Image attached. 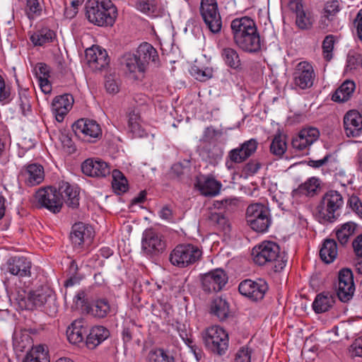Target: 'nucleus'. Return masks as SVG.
Segmentation results:
<instances>
[{"label":"nucleus","mask_w":362,"mask_h":362,"mask_svg":"<svg viewBox=\"0 0 362 362\" xmlns=\"http://www.w3.org/2000/svg\"><path fill=\"white\" fill-rule=\"evenodd\" d=\"M158 59L156 49L149 43L144 42L137 48L136 54L126 53L121 59L123 69L138 78L137 74H143L150 62L156 63Z\"/></svg>","instance_id":"nucleus-1"},{"label":"nucleus","mask_w":362,"mask_h":362,"mask_svg":"<svg viewBox=\"0 0 362 362\" xmlns=\"http://www.w3.org/2000/svg\"><path fill=\"white\" fill-rule=\"evenodd\" d=\"M88 21L98 26H112L117 17V9L111 0H88L86 4Z\"/></svg>","instance_id":"nucleus-2"},{"label":"nucleus","mask_w":362,"mask_h":362,"mask_svg":"<svg viewBox=\"0 0 362 362\" xmlns=\"http://www.w3.org/2000/svg\"><path fill=\"white\" fill-rule=\"evenodd\" d=\"M253 261L259 266L274 264L276 272L282 270L286 264L285 253L281 252L279 245L272 241H264L252 249Z\"/></svg>","instance_id":"nucleus-3"},{"label":"nucleus","mask_w":362,"mask_h":362,"mask_svg":"<svg viewBox=\"0 0 362 362\" xmlns=\"http://www.w3.org/2000/svg\"><path fill=\"white\" fill-rule=\"evenodd\" d=\"M344 204L341 194L334 189L327 191L317 206V216L321 223H333L339 216Z\"/></svg>","instance_id":"nucleus-4"},{"label":"nucleus","mask_w":362,"mask_h":362,"mask_svg":"<svg viewBox=\"0 0 362 362\" xmlns=\"http://www.w3.org/2000/svg\"><path fill=\"white\" fill-rule=\"evenodd\" d=\"M202 251L199 247L190 243L177 245L170 254V262L179 268H185L199 261Z\"/></svg>","instance_id":"nucleus-5"},{"label":"nucleus","mask_w":362,"mask_h":362,"mask_svg":"<svg viewBox=\"0 0 362 362\" xmlns=\"http://www.w3.org/2000/svg\"><path fill=\"white\" fill-rule=\"evenodd\" d=\"M246 221L253 230L266 232L271 224L269 209L259 203L249 205L246 210Z\"/></svg>","instance_id":"nucleus-6"},{"label":"nucleus","mask_w":362,"mask_h":362,"mask_svg":"<svg viewBox=\"0 0 362 362\" xmlns=\"http://www.w3.org/2000/svg\"><path fill=\"white\" fill-rule=\"evenodd\" d=\"M16 300L20 308L32 310L53 300L52 291L48 287H42L28 294H18Z\"/></svg>","instance_id":"nucleus-7"},{"label":"nucleus","mask_w":362,"mask_h":362,"mask_svg":"<svg viewBox=\"0 0 362 362\" xmlns=\"http://www.w3.org/2000/svg\"><path fill=\"white\" fill-rule=\"evenodd\" d=\"M203 338L206 346L215 354L221 356L228 349V334L219 326H212L206 329Z\"/></svg>","instance_id":"nucleus-8"},{"label":"nucleus","mask_w":362,"mask_h":362,"mask_svg":"<svg viewBox=\"0 0 362 362\" xmlns=\"http://www.w3.org/2000/svg\"><path fill=\"white\" fill-rule=\"evenodd\" d=\"M72 129L77 137L87 142L94 143L102 137L100 124L93 119H78L72 125Z\"/></svg>","instance_id":"nucleus-9"},{"label":"nucleus","mask_w":362,"mask_h":362,"mask_svg":"<svg viewBox=\"0 0 362 362\" xmlns=\"http://www.w3.org/2000/svg\"><path fill=\"white\" fill-rule=\"evenodd\" d=\"M199 11L202 18L209 30L213 33H219L222 21L216 0H202Z\"/></svg>","instance_id":"nucleus-10"},{"label":"nucleus","mask_w":362,"mask_h":362,"mask_svg":"<svg viewBox=\"0 0 362 362\" xmlns=\"http://www.w3.org/2000/svg\"><path fill=\"white\" fill-rule=\"evenodd\" d=\"M315 78L313 66L308 62L298 63L292 74V82L296 90H305L313 86Z\"/></svg>","instance_id":"nucleus-11"},{"label":"nucleus","mask_w":362,"mask_h":362,"mask_svg":"<svg viewBox=\"0 0 362 362\" xmlns=\"http://www.w3.org/2000/svg\"><path fill=\"white\" fill-rule=\"evenodd\" d=\"M258 142L255 139H250L244 141L239 146L231 149L227 156L226 165L228 169L233 167V164H240L245 162L257 151Z\"/></svg>","instance_id":"nucleus-12"},{"label":"nucleus","mask_w":362,"mask_h":362,"mask_svg":"<svg viewBox=\"0 0 362 362\" xmlns=\"http://www.w3.org/2000/svg\"><path fill=\"white\" fill-rule=\"evenodd\" d=\"M35 197L41 208H45L54 214L59 213L62 209L59 193L55 187L40 188L36 192Z\"/></svg>","instance_id":"nucleus-13"},{"label":"nucleus","mask_w":362,"mask_h":362,"mask_svg":"<svg viewBox=\"0 0 362 362\" xmlns=\"http://www.w3.org/2000/svg\"><path fill=\"white\" fill-rule=\"evenodd\" d=\"M201 280L205 292H218L228 282V276L224 270L216 269L203 274Z\"/></svg>","instance_id":"nucleus-14"},{"label":"nucleus","mask_w":362,"mask_h":362,"mask_svg":"<svg viewBox=\"0 0 362 362\" xmlns=\"http://www.w3.org/2000/svg\"><path fill=\"white\" fill-rule=\"evenodd\" d=\"M267 290V284L262 279H258L256 281L245 279L238 286L240 294L255 301L262 300Z\"/></svg>","instance_id":"nucleus-15"},{"label":"nucleus","mask_w":362,"mask_h":362,"mask_svg":"<svg viewBox=\"0 0 362 362\" xmlns=\"http://www.w3.org/2000/svg\"><path fill=\"white\" fill-rule=\"evenodd\" d=\"M141 247L147 255H156L165 248V242L163 236L153 229H147L142 237Z\"/></svg>","instance_id":"nucleus-16"},{"label":"nucleus","mask_w":362,"mask_h":362,"mask_svg":"<svg viewBox=\"0 0 362 362\" xmlns=\"http://www.w3.org/2000/svg\"><path fill=\"white\" fill-rule=\"evenodd\" d=\"M81 170L84 175L91 177H105L111 173L107 163L99 158H89L81 164Z\"/></svg>","instance_id":"nucleus-17"},{"label":"nucleus","mask_w":362,"mask_h":362,"mask_svg":"<svg viewBox=\"0 0 362 362\" xmlns=\"http://www.w3.org/2000/svg\"><path fill=\"white\" fill-rule=\"evenodd\" d=\"M94 236L93 228L84 223L78 222L72 226L70 239L74 247L81 248L90 245Z\"/></svg>","instance_id":"nucleus-18"},{"label":"nucleus","mask_w":362,"mask_h":362,"mask_svg":"<svg viewBox=\"0 0 362 362\" xmlns=\"http://www.w3.org/2000/svg\"><path fill=\"white\" fill-rule=\"evenodd\" d=\"M6 271L18 277H30L31 276L32 262L27 257L14 256L10 257L6 264Z\"/></svg>","instance_id":"nucleus-19"},{"label":"nucleus","mask_w":362,"mask_h":362,"mask_svg":"<svg viewBox=\"0 0 362 362\" xmlns=\"http://www.w3.org/2000/svg\"><path fill=\"white\" fill-rule=\"evenodd\" d=\"M57 193L62 203H65L67 206L71 209H77L79 206V190L78 188L71 185L67 182L62 181L59 183Z\"/></svg>","instance_id":"nucleus-20"},{"label":"nucleus","mask_w":362,"mask_h":362,"mask_svg":"<svg viewBox=\"0 0 362 362\" xmlns=\"http://www.w3.org/2000/svg\"><path fill=\"white\" fill-rule=\"evenodd\" d=\"M234 43L243 52L247 53L259 52L262 47V40L257 27L256 26Z\"/></svg>","instance_id":"nucleus-21"},{"label":"nucleus","mask_w":362,"mask_h":362,"mask_svg":"<svg viewBox=\"0 0 362 362\" xmlns=\"http://www.w3.org/2000/svg\"><path fill=\"white\" fill-rule=\"evenodd\" d=\"M86 57L89 66L94 71H100L109 64V58L105 49L99 46H93L86 50Z\"/></svg>","instance_id":"nucleus-22"},{"label":"nucleus","mask_w":362,"mask_h":362,"mask_svg":"<svg viewBox=\"0 0 362 362\" xmlns=\"http://www.w3.org/2000/svg\"><path fill=\"white\" fill-rule=\"evenodd\" d=\"M288 6L296 15V25L299 29L308 30L312 28L314 20L310 13L304 10L301 1H291Z\"/></svg>","instance_id":"nucleus-23"},{"label":"nucleus","mask_w":362,"mask_h":362,"mask_svg":"<svg viewBox=\"0 0 362 362\" xmlns=\"http://www.w3.org/2000/svg\"><path fill=\"white\" fill-rule=\"evenodd\" d=\"M344 129L348 137H356L362 133V116L357 110H350L344 117Z\"/></svg>","instance_id":"nucleus-24"},{"label":"nucleus","mask_w":362,"mask_h":362,"mask_svg":"<svg viewBox=\"0 0 362 362\" xmlns=\"http://www.w3.org/2000/svg\"><path fill=\"white\" fill-rule=\"evenodd\" d=\"M74 98L71 94L56 96L52 103V112L58 122H62L64 117L72 108Z\"/></svg>","instance_id":"nucleus-25"},{"label":"nucleus","mask_w":362,"mask_h":362,"mask_svg":"<svg viewBox=\"0 0 362 362\" xmlns=\"http://www.w3.org/2000/svg\"><path fill=\"white\" fill-rule=\"evenodd\" d=\"M88 330V326L84 320H75L67 327V339L69 341L73 344H79L80 343H83L85 337H87Z\"/></svg>","instance_id":"nucleus-26"},{"label":"nucleus","mask_w":362,"mask_h":362,"mask_svg":"<svg viewBox=\"0 0 362 362\" xmlns=\"http://www.w3.org/2000/svg\"><path fill=\"white\" fill-rule=\"evenodd\" d=\"M256 26V23L250 17L243 16L233 19L230 23L233 42L237 41Z\"/></svg>","instance_id":"nucleus-27"},{"label":"nucleus","mask_w":362,"mask_h":362,"mask_svg":"<svg viewBox=\"0 0 362 362\" xmlns=\"http://www.w3.org/2000/svg\"><path fill=\"white\" fill-rule=\"evenodd\" d=\"M319 131L316 128L304 129L298 135L292 139L293 148L302 151L313 144L319 136Z\"/></svg>","instance_id":"nucleus-28"},{"label":"nucleus","mask_w":362,"mask_h":362,"mask_svg":"<svg viewBox=\"0 0 362 362\" xmlns=\"http://www.w3.org/2000/svg\"><path fill=\"white\" fill-rule=\"evenodd\" d=\"M209 313L220 321L226 320L230 315L228 302L219 296L213 298L209 306Z\"/></svg>","instance_id":"nucleus-29"},{"label":"nucleus","mask_w":362,"mask_h":362,"mask_svg":"<svg viewBox=\"0 0 362 362\" xmlns=\"http://www.w3.org/2000/svg\"><path fill=\"white\" fill-rule=\"evenodd\" d=\"M110 336L109 330L103 326L92 327L87 333L86 344L88 348L95 349Z\"/></svg>","instance_id":"nucleus-30"},{"label":"nucleus","mask_w":362,"mask_h":362,"mask_svg":"<svg viewBox=\"0 0 362 362\" xmlns=\"http://www.w3.org/2000/svg\"><path fill=\"white\" fill-rule=\"evenodd\" d=\"M111 311L112 307L106 298H98L91 305H88L86 308L87 313L98 319L106 317Z\"/></svg>","instance_id":"nucleus-31"},{"label":"nucleus","mask_w":362,"mask_h":362,"mask_svg":"<svg viewBox=\"0 0 362 362\" xmlns=\"http://www.w3.org/2000/svg\"><path fill=\"white\" fill-rule=\"evenodd\" d=\"M197 185L201 194L206 197L217 195L221 188V183L211 176L204 177V181H199Z\"/></svg>","instance_id":"nucleus-32"},{"label":"nucleus","mask_w":362,"mask_h":362,"mask_svg":"<svg viewBox=\"0 0 362 362\" xmlns=\"http://www.w3.org/2000/svg\"><path fill=\"white\" fill-rule=\"evenodd\" d=\"M338 254L337 244L334 239L325 240L320 250V257L326 264L334 262Z\"/></svg>","instance_id":"nucleus-33"},{"label":"nucleus","mask_w":362,"mask_h":362,"mask_svg":"<svg viewBox=\"0 0 362 362\" xmlns=\"http://www.w3.org/2000/svg\"><path fill=\"white\" fill-rule=\"evenodd\" d=\"M25 176L28 185H39L44 180V169L42 165L35 163L28 165L25 172Z\"/></svg>","instance_id":"nucleus-34"},{"label":"nucleus","mask_w":362,"mask_h":362,"mask_svg":"<svg viewBox=\"0 0 362 362\" xmlns=\"http://www.w3.org/2000/svg\"><path fill=\"white\" fill-rule=\"evenodd\" d=\"M356 86L354 81H344L332 95V100L337 103H345L352 96Z\"/></svg>","instance_id":"nucleus-35"},{"label":"nucleus","mask_w":362,"mask_h":362,"mask_svg":"<svg viewBox=\"0 0 362 362\" xmlns=\"http://www.w3.org/2000/svg\"><path fill=\"white\" fill-rule=\"evenodd\" d=\"M13 349L16 353H22L32 349L33 347V339L26 332L15 333L13 336Z\"/></svg>","instance_id":"nucleus-36"},{"label":"nucleus","mask_w":362,"mask_h":362,"mask_svg":"<svg viewBox=\"0 0 362 362\" xmlns=\"http://www.w3.org/2000/svg\"><path fill=\"white\" fill-rule=\"evenodd\" d=\"M334 303L332 295L329 293L317 294L313 303V308L316 313H322L327 311Z\"/></svg>","instance_id":"nucleus-37"},{"label":"nucleus","mask_w":362,"mask_h":362,"mask_svg":"<svg viewBox=\"0 0 362 362\" xmlns=\"http://www.w3.org/2000/svg\"><path fill=\"white\" fill-rule=\"evenodd\" d=\"M56 35L54 32L47 28H44L35 32L30 37L35 46H42L53 41Z\"/></svg>","instance_id":"nucleus-38"},{"label":"nucleus","mask_w":362,"mask_h":362,"mask_svg":"<svg viewBox=\"0 0 362 362\" xmlns=\"http://www.w3.org/2000/svg\"><path fill=\"white\" fill-rule=\"evenodd\" d=\"M221 57L225 64L231 69H241V60L238 52L231 47L223 48L221 51Z\"/></svg>","instance_id":"nucleus-39"},{"label":"nucleus","mask_w":362,"mask_h":362,"mask_svg":"<svg viewBox=\"0 0 362 362\" xmlns=\"http://www.w3.org/2000/svg\"><path fill=\"white\" fill-rule=\"evenodd\" d=\"M23 362H49L48 351L43 345L35 346L27 354Z\"/></svg>","instance_id":"nucleus-40"},{"label":"nucleus","mask_w":362,"mask_h":362,"mask_svg":"<svg viewBox=\"0 0 362 362\" xmlns=\"http://www.w3.org/2000/svg\"><path fill=\"white\" fill-rule=\"evenodd\" d=\"M320 186L319 180L310 177L304 183L298 186L294 192L300 195L313 196Z\"/></svg>","instance_id":"nucleus-41"},{"label":"nucleus","mask_w":362,"mask_h":362,"mask_svg":"<svg viewBox=\"0 0 362 362\" xmlns=\"http://www.w3.org/2000/svg\"><path fill=\"white\" fill-rule=\"evenodd\" d=\"M269 148L272 154L278 158H281L287 149L286 136L280 134L275 135Z\"/></svg>","instance_id":"nucleus-42"},{"label":"nucleus","mask_w":362,"mask_h":362,"mask_svg":"<svg viewBox=\"0 0 362 362\" xmlns=\"http://www.w3.org/2000/svg\"><path fill=\"white\" fill-rule=\"evenodd\" d=\"M356 227V224L352 222H347L343 224L336 231V235L338 241L341 245L346 244L349 241V238L354 233Z\"/></svg>","instance_id":"nucleus-43"},{"label":"nucleus","mask_w":362,"mask_h":362,"mask_svg":"<svg viewBox=\"0 0 362 362\" xmlns=\"http://www.w3.org/2000/svg\"><path fill=\"white\" fill-rule=\"evenodd\" d=\"M112 176V188L117 192V193L127 192L128 189V182L124 174L119 170H113Z\"/></svg>","instance_id":"nucleus-44"},{"label":"nucleus","mask_w":362,"mask_h":362,"mask_svg":"<svg viewBox=\"0 0 362 362\" xmlns=\"http://www.w3.org/2000/svg\"><path fill=\"white\" fill-rule=\"evenodd\" d=\"M147 362H174V358L163 349H153L149 351Z\"/></svg>","instance_id":"nucleus-45"},{"label":"nucleus","mask_w":362,"mask_h":362,"mask_svg":"<svg viewBox=\"0 0 362 362\" xmlns=\"http://www.w3.org/2000/svg\"><path fill=\"white\" fill-rule=\"evenodd\" d=\"M340 11L339 3L337 0L328 1L325 4L322 12V20L325 18L328 21L333 19L334 16Z\"/></svg>","instance_id":"nucleus-46"},{"label":"nucleus","mask_w":362,"mask_h":362,"mask_svg":"<svg viewBox=\"0 0 362 362\" xmlns=\"http://www.w3.org/2000/svg\"><path fill=\"white\" fill-rule=\"evenodd\" d=\"M339 286H349L355 288L354 282V274L352 271L348 268H343L338 273V284Z\"/></svg>","instance_id":"nucleus-47"},{"label":"nucleus","mask_w":362,"mask_h":362,"mask_svg":"<svg viewBox=\"0 0 362 362\" xmlns=\"http://www.w3.org/2000/svg\"><path fill=\"white\" fill-rule=\"evenodd\" d=\"M128 117V125L131 132L136 136H141L143 134V130L141 129L139 122V115L138 113H136L134 111H132L129 114Z\"/></svg>","instance_id":"nucleus-48"},{"label":"nucleus","mask_w":362,"mask_h":362,"mask_svg":"<svg viewBox=\"0 0 362 362\" xmlns=\"http://www.w3.org/2000/svg\"><path fill=\"white\" fill-rule=\"evenodd\" d=\"M202 151L206 154V157L211 160L210 162H216L220 160L223 151L221 147L215 144H209L203 147Z\"/></svg>","instance_id":"nucleus-49"},{"label":"nucleus","mask_w":362,"mask_h":362,"mask_svg":"<svg viewBox=\"0 0 362 362\" xmlns=\"http://www.w3.org/2000/svg\"><path fill=\"white\" fill-rule=\"evenodd\" d=\"M25 12L30 19H33L40 16L42 12V7L38 0H26Z\"/></svg>","instance_id":"nucleus-50"},{"label":"nucleus","mask_w":362,"mask_h":362,"mask_svg":"<svg viewBox=\"0 0 362 362\" xmlns=\"http://www.w3.org/2000/svg\"><path fill=\"white\" fill-rule=\"evenodd\" d=\"M210 220L216 223L219 228L225 233L230 231V223L228 219L221 213H212L210 216Z\"/></svg>","instance_id":"nucleus-51"},{"label":"nucleus","mask_w":362,"mask_h":362,"mask_svg":"<svg viewBox=\"0 0 362 362\" xmlns=\"http://www.w3.org/2000/svg\"><path fill=\"white\" fill-rule=\"evenodd\" d=\"M334 45V38L332 35L325 37L322 42L324 58L329 62L332 58V51Z\"/></svg>","instance_id":"nucleus-52"},{"label":"nucleus","mask_w":362,"mask_h":362,"mask_svg":"<svg viewBox=\"0 0 362 362\" xmlns=\"http://www.w3.org/2000/svg\"><path fill=\"white\" fill-rule=\"evenodd\" d=\"M355 288L337 285V295L339 299L344 303L349 301L354 296Z\"/></svg>","instance_id":"nucleus-53"},{"label":"nucleus","mask_w":362,"mask_h":362,"mask_svg":"<svg viewBox=\"0 0 362 362\" xmlns=\"http://www.w3.org/2000/svg\"><path fill=\"white\" fill-rule=\"evenodd\" d=\"M252 352L247 346L241 347L235 354L234 362H251Z\"/></svg>","instance_id":"nucleus-54"},{"label":"nucleus","mask_w":362,"mask_h":362,"mask_svg":"<svg viewBox=\"0 0 362 362\" xmlns=\"http://www.w3.org/2000/svg\"><path fill=\"white\" fill-rule=\"evenodd\" d=\"M192 74L197 80L201 81H206L212 77L213 71L211 69L206 68L204 70L199 69L198 67L192 68Z\"/></svg>","instance_id":"nucleus-55"},{"label":"nucleus","mask_w":362,"mask_h":362,"mask_svg":"<svg viewBox=\"0 0 362 362\" xmlns=\"http://www.w3.org/2000/svg\"><path fill=\"white\" fill-rule=\"evenodd\" d=\"M347 204L362 218V204L357 196H351L348 200Z\"/></svg>","instance_id":"nucleus-56"},{"label":"nucleus","mask_w":362,"mask_h":362,"mask_svg":"<svg viewBox=\"0 0 362 362\" xmlns=\"http://www.w3.org/2000/svg\"><path fill=\"white\" fill-rule=\"evenodd\" d=\"M105 87L106 90L112 94H115L119 91L118 83L112 76L106 77Z\"/></svg>","instance_id":"nucleus-57"},{"label":"nucleus","mask_w":362,"mask_h":362,"mask_svg":"<svg viewBox=\"0 0 362 362\" xmlns=\"http://www.w3.org/2000/svg\"><path fill=\"white\" fill-rule=\"evenodd\" d=\"M261 163L256 160H251L244 167L243 170L247 175H253L261 168Z\"/></svg>","instance_id":"nucleus-58"},{"label":"nucleus","mask_w":362,"mask_h":362,"mask_svg":"<svg viewBox=\"0 0 362 362\" xmlns=\"http://www.w3.org/2000/svg\"><path fill=\"white\" fill-rule=\"evenodd\" d=\"M59 139L64 150H66L69 153L75 152L76 147L74 144L72 139L68 135L62 134Z\"/></svg>","instance_id":"nucleus-59"},{"label":"nucleus","mask_w":362,"mask_h":362,"mask_svg":"<svg viewBox=\"0 0 362 362\" xmlns=\"http://www.w3.org/2000/svg\"><path fill=\"white\" fill-rule=\"evenodd\" d=\"M185 343L194 355L197 361H199L202 357V349L198 346H197L194 341L190 338H187L185 340Z\"/></svg>","instance_id":"nucleus-60"},{"label":"nucleus","mask_w":362,"mask_h":362,"mask_svg":"<svg viewBox=\"0 0 362 362\" xmlns=\"http://www.w3.org/2000/svg\"><path fill=\"white\" fill-rule=\"evenodd\" d=\"M238 204V200L237 199H226L220 202L221 207L228 211H234L237 208Z\"/></svg>","instance_id":"nucleus-61"},{"label":"nucleus","mask_w":362,"mask_h":362,"mask_svg":"<svg viewBox=\"0 0 362 362\" xmlns=\"http://www.w3.org/2000/svg\"><path fill=\"white\" fill-rule=\"evenodd\" d=\"M37 78L49 77V68L43 63L38 64L35 67Z\"/></svg>","instance_id":"nucleus-62"},{"label":"nucleus","mask_w":362,"mask_h":362,"mask_svg":"<svg viewBox=\"0 0 362 362\" xmlns=\"http://www.w3.org/2000/svg\"><path fill=\"white\" fill-rule=\"evenodd\" d=\"M354 252L358 257H362V234L356 237L352 243Z\"/></svg>","instance_id":"nucleus-63"},{"label":"nucleus","mask_w":362,"mask_h":362,"mask_svg":"<svg viewBox=\"0 0 362 362\" xmlns=\"http://www.w3.org/2000/svg\"><path fill=\"white\" fill-rule=\"evenodd\" d=\"M354 24L356 28V31L359 39L362 41V8L358 13L355 20Z\"/></svg>","instance_id":"nucleus-64"}]
</instances>
